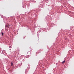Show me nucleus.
Returning <instances> with one entry per match:
<instances>
[{
	"label": "nucleus",
	"mask_w": 74,
	"mask_h": 74,
	"mask_svg": "<svg viewBox=\"0 0 74 74\" xmlns=\"http://www.w3.org/2000/svg\"><path fill=\"white\" fill-rule=\"evenodd\" d=\"M64 63H65V61H64L62 62V64H64Z\"/></svg>",
	"instance_id": "nucleus-1"
},
{
	"label": "nucleus",
	"mask_w": 74,
	"mask_h": 74,
	"mask_svg": "<svg viewBox=\"0 0 74 74\" xmlns=\"http://www.w3.org/2000/svg\"><path fill=\"white\" fill-rule=\"evenodd\" d=\"M11 66H13V63H12V62L11 63Z\"/></svg>",
	"instance_id": "nucleus-2"
},
{
	"label": "nucleus",
	"mask_w": 74,
	"mask_h": 74,
	"mask_svg": "<svg viewBox=\"0 0 74 74\" xmlns=\"http://www.w3.org/2000/svg\"><path fill=\"white\" fill-rule=\"evenodd\" d=\"M4 35V33L3 32L2 33V36H3Z\"/></svg>",
	"instance_id": "nucleus-3"
},
{
	"label": "nucleus",
	"mask_w": 74,
	"mask_h": 74,
	"mask_svg": "<svg viewBox=\"0 0 74 74\" xmlns=\"http://www.w3.org/2000/svg\"><path fill=\"white\" fill-rule=\"evenodd\" d=\"M6 27H8V25H6Z\"/></svg>",
	"instance_id": "nucleus-4"
}]
</instances>
